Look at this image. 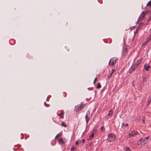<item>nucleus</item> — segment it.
Instances as JSON below:
<instances>
[{
	"mask_svg": "<svg viewBox=\"0 0 151 151\" xmlns=\"http://www.w3.org/2000/svg\"><path fill=\"white\" fill-rule=\"evenodd\" d=\"M151 13L150 12H147L145 11H143L141 13L140 17H139L138 21L140 22L142 21L143 20L147 19V22H145V24L149 22L151 20Z\"/></svg>",
	"mask_w": 151,
	"mask_h": 151,
	"instance_id": "1",
	"label": "nucleus"
},
{
	"mask_svg": "<svg viewBox=\"0 0 151 151\" xmlns=\"http://www.w3.org/2000/svg\"><path fill=\"white\" fill-rule=\"evenodd\" d=\"M101 87V85L100 83H98L96 86V88H97L99 89Z\"/></svg>",
	"mask_w": 151,
	"mask_h": 151,
	"instance_id": "17",
	"label": "nucleus"
},
{
	"mask_svg": "<svg viewBox=\"0 0 151 151\" xmlns=\"http://www.w3.org/2000/svg\"><path fill=\"white\" fill-rule=\"evenodd\" d=\"M111 75H112L111 74H110V76H108V78L109 79L111 78Z\"/></svg>",
	"mask_w": 151,
	"mask_h": 151,
	"instance_id": "32",
	"label": "nucleus"
},
{
	"mask_svg": "<svg viewBox=\"0 0 151 151\" xmlns=\"http://www.w3.org/2000/svg\"><path fill=\"white\" fill-rule=\"evenodd\" d=\"M115 135L112 133H110L108 135V140L110 142H114L115 140Z\"/></svg>",
	"mask_w": 151,
	"mask_h": 151,
	"instance_id": "3",
	"label": "nucleus"
},
{
	"mask_svg": "<svg viewBox=\"0 0 151 151\" xmlns=\"http://www.w3.org/2000/svg\"><path fill=\"white\" fill-rule=\"evenodd\" d=\"M125 151H130V150L129 148H127L125 149Z\"/></svg>",
	"mask_w": 151,
	"mask_h": 151,
	"instance_id": "28",
	"label": "nucleus"
},
{
	"mask_svg": "<svg viewBox=\"0 0 151 151\" xmlns=\"http://www.w3.org/2000/svg\"><path fill=\"white\" fill-rule=\"evenodd\" d=\"M117 60V59L115 58H111L109 62V65L113 66L116 64Z\"/></svg>",
	"mask_w": 151,
	"mask_h": 151,
	"instance_id": "4",
	"label": "nucleus"
},
{
	"mask_svg": "<svg viewBox=\"0 0 151 151\" xmlns=\"http://www.w3.org/2000/svg\"><path fill=\"white\" fill-rule=\"evenodd\" d=\"M149 41H147V39H146V41H145L143 43V45H146L148 42Z\"/></svg>",
	"mask_w": 151,
	"mask_h": 151,
	"instance_id": "26",
	"label": "nucleus"
},
{
	"mask_svg": "<svg viewBox=\"0 0 151 151\" xmlns=\"http://www.w3.org/2000/svg\"><path fill=\"white\" fill-rule=\"evenodd\" d=\"M61 125L62 126L64 127H67L66 124L63 122H62L61 124Z\"/></svg>",
	"mask_w": 151,
	"mask_h": 151,
	"instance_id": "20",
	"label": "nucleus"
},
{
	"mask_svg": "<svg viewBox=\"0 0 151 151\" xmlns=\"http://www.w3.org/2000/svg\"><path fill=\"white\" fill-rule=\"evenodd\" d=\"M115 70L114 69H112L111 74V75H112L113 73H114V72Z\"/></svg>",
	"mask_w": 151,
	"mask_h": 151,
	"instance_id": "29",
	"label": "nucleus"
},
{
	"mask_svg": "<svg viewBox=\"0 0 151 151\" xmlns=\"http://www.w3.org/2000/svg\"><path fill=\"white\" fill-rule=\"evenodd\" d=\"M101 130L102 131H103V130H104V128H103V127H101Z\"/></svg>",
	"mask_w": 151,
	"mask_h": 151,
	"instance_id": "33",
	"label": "nucleus"
},
{
	"mask_svg": "<svg viewBox=\"0 0 151 151\" xmlns=\"http://www.w3.org/2000/svg\"><path fill=\"white\" fill-rule=\"evenodd\" d=\"M151 101V99L148 101V105L150 104V103Z\"/></svg>",
	"mask_w": 151,
	"mask_h": 151,
	"instance_id": "30",
	"label": "nucleus"
},
{
	"mask_svg": "<svg viewBox=\"0 0 151 151\" xmlns=\"http://www.w3.org/2000/svg\"><path fill=\"white\" fill-rule=\"evenodd\" d=\"M94 132H93L91 133V134L89 136L88 138L87 139L88 140H91L94 136Z\"/></svg>",
	"mask_w": 151,
	"mask_h": 151,
	"instance_id": "9",
	"label": "nucleus"
},
{
	"mask_svg": "<svg viewBox=\"0 0 151 151\" xmlns=\"http://www.w3.org/2000/svg\"><path fill=\"white\" fill-rule=\"evenodd\" d=\"M59 116L60 118H63L64 117V115H63V114H60L58 115Z\"/></svg>",
	"mask_w": 151,
	"mask_h": 151,
	"instance_id": "25",
	"label": "nucleus"
},
{
	"mask_svg": "<svg viewBox=\"0 0 151 151\" xmlns=\"http://www.w3.org/2000/svg\"><path fill=\"white\" fill-rule=\"evenodd\" d=\"M62 135V132H60L59 133H58L57 134L56 136L55 137V139H56L57 138H58L59 137H60V136H61Z\"/></svg>",
	"mask_w": 151,
	"mask_h": 151,
	"instance_id": "14",
	"label": "nucleus"
},
{
	"mask_svg": "<svg viewBox=\"0 0 151 151\" xmlns=\"http://www.w3.org/2000/svg\"><path fill=\"white\" fill-rule=\"evenodd\" d=\"M141 61H142V60L141 59L138 60H137V61L135 65H137V66L140 63H141Z\"/></svg>",
	"mask_w": 151,
	"mask_h": 151,
	"instance_id": "15",
	"label": "nucleus"
},
{
	"mask_svg": "<svg viewBox=\"0 0 151 151\" xmlns=\"http://www.w3.org/2000/svg\"><path fill=\"white\" fill-rule=\"evenodd\" d=\"M75 150V148L74 147H72L71 148V151H73Z\"/></svg>",
	"mask_w": 151,
	"mask_h": 151,
	"instance_id": "27",
	"label": "nucleus"
},
{
	"mask_svg": "<svg viewBox=\"0 0 151 151\" xmlns=\"http://www.w3.org/2000/svg\"><path fill=\"white\" fill-rule=\"evenodd\" d=\"M150 137L149 136H147L143 140V143L144 144V145L145 144H146L147 142V140Z\"/></svg>",
	"mask_w": 151,
	"mask_h": 151,
	"instance_id": "11",
	"label": "nucleus"
},
{
	"mask_svg": "<svg viewBox=\"0 0 151 151\" xmlns=\"http://www.w3.org/2000/svg\"><path fill=\"white\" fill-rule=\"evenodd\" d=\"M96 81H97V78H95V83L96 82Z\"/></svg>",
	"mask_w": 151,
	"mask_h": 151,
	"instance_id": "35",
	"label": "nucleus"
},
{
	"mask_svg": "<svg viewBox=\"0 0 151 151\" xmlns=\"http://www.w3.org/2000/svg\"><path fill=\"white\" fill-rule=\"evenodd\" d=\"M131 132L132 134V137L134 136L135 135H137L138 134V132L135 131H131Z\"/></svg>",
	"mask_w": 151,
	"mask_h": 151,
	"instance_id": "8",
	"label": "nucleus"
},
{
	"mask_svg": "<svg viewBox=\"0 0 151 151\" xmlns=\"http://www.w3.org/2000/svg\"><path fill=\"white\" fill-rule=\"evenodd\" d=\"M151 39V34L149 35L147 38V41H149Z\"/></svg>",
	"mask_w": 151,
	"mask_h": 151,
	"instance_id": "18",
	"label": "nucleus"
},
{
	"mask_svg": "<svg viewBox=\"0 0 151 151\" xmlns=\"http://www.w3.org/2000/svg\"><path fill=\"white\" fill-rule=\"evenodd\" d=\"M142 138L141 139H139V141L138 142V143H137V145H140L142 142Z\"/></svg>",
	"mask_w": 151,
	"mask_h": 151,
	"instance_id": "16",
	"label": "nucleus"
},
{
	"mask_svg": "<svg viewBox=\"0 0 151 151\" xmlns=\"http://www.w3.org/2000/svg\"><path fill=\"white\" fill-rule=\"evenodd\" d=\"M150 67V66L149 65H145L144 66V68L146 70H148Z\"/></svg>",
	"mask_w": 151,
	"mask_h": 151,
	"instance_id": "13",
	"label": "nucleus"
},
{
	"mask_svg": "<svg viewBox=\"0 0 151 151\" xmlns=\"http://www.w3.org/2000/svg\"><path fill=\"white\" fill-rule=\"evenodd\" d=\"M143 122L144 123H145V121L144 120H143Z\"/></svg>",
	"mask_w": 151,
	"mask_h": 151,
	"instance_id": "36",
	"label": "nucleus"
},
{
	"mask_svg": "<svg viewBox=\"0 0 151 151\" xmlns=\"http://www.w3.org/2000/svg\"><path fill=\"white\" fill-rule=\"evenodd\" d=\"M147 6H151V0L147 3Z\"/></svg>",
	"mask_w": 151,
	"mask_h": 151,
	"instance_id": "24",
	"label": "nucleus"
},
{
	"mask_svg": "<svg viewBox=\"0 0 151 151\" xmlns=\"http://www.w3.org/2000/svg\"><path fill=\"white\" fill-rule=\"evenodd\" d=\"M127 48H125L124 51H123V56H125L127 55Z\"/></svg>",
	"mask_w": 151,
	"mask_h": 151,
	"instance_id": "12",
	"label": "nucleus"
},
{
	"mask_svg": "<svg viewBox=\"0 0 151 151\" xmlns=\"http://www.w3.org/2000/svg\"><path fill=\"white\" fill-rule=\"evenodd\" d=\"M81 143V140H77L75 142V144L76 145H78L79 144Z\"/></svg>",
	"mask_w": 151,
	"mask_h": 151,
	"instance_id": "21",
	"label": "nucleus"
},
{
	"mask_svg": "<svg viewBox=\"0 0 151 151\" xmlns=\"http://www.w3.org/2000/svg\"><path fill=\"white\" fill-rule=\"evenodd\" d=\"M85 105H84L83 103L81 102L80 104L78 105L75 106V110L77 112H78L82 109Z\"/></svg>",
	"mask_w": 151,
	"mask_h": 151,
	"instance_id": "2",
	"label": "nucleus"
},
{
	"mask_svg": "<svg viewBox=\"0 0 151 151\" xmlns=\"http://www.w3.org/2000/svg\"><path fill=\"white\" fill-rule=\"evenodd\" d=\"M146 24L145 23L142 22V23H139V26L137 28L135 32H134V34H135L136 33L137 30H139L140 29V27H141L142 26L143 24Z\"/></svg>",
	"mask_w": 151,
	"mask_h": 151,
	"instance_id": "7",
	"label": "nucleus"
},
{
	"mask_svg": "<svg viewBox=\"0 0 151 151\" xmlns=\"http://www.w3.org/2000/svg\"><path fill=\"white\" fill-rule=\"evenodd\" d=\"M108 114L110 116L112 114V111L111 110H110L108 112Z\"/></svg>",
	"mask_w": 151,
	"mask_h": 151,
	"instance_id": "22",
	"label": "nucleus"
},
{
	"mask_svg": "<svg viewBox=\"0 0 151 151\" xmlns=\"http://www.w3.org/2000/svg\"><path fill=\"white\" fill-rule=\"evenodd\" d=\"M66 140L64 138H60L58 140V142L59 144H62L65 142Z\"/></svg>",
	"mask_w": 151,
	"mask_h": 151,
	"instance_id": "6",
	"label": "nucleus"
},
{
	"mask_svg": "<svg viewBox=\"0 0 151 151\" xmlns=\"http://www.w3.org/2000/svg\"><path fill=\"white\" fill-rule=\"evenodd\" d=\"M122 127H123V126L125 127H127L128 126V124L127 123L125 124L124 123H122Z\"/></svg>",
	"mask_w": 151,
	"mask_h": 151,
	"instance_id": "19",
	"label": "nucleus"
},
{
	"mask_svg": "<svg viewBox=\"0 0 151 151\" xmlns=\"http://www.w3.org/2000/svg\"><path fill=\"white\" fill-rule=\"evenodd\" d=\"M137 65H136L135 64L131 68L130 70H135V69L137 68Z\"/></svg>",
	"mask_w": 151,
	"mask_h": 151,
	"instance_id": "10",
	"label": "nucleus"
},
{
	"mask_svg": "<svg viewBox=\"0 0 151 151\" xmlns=\"http://www.w3.org/2000/svg\"><path fill=\"white\" fill-rule=\"evenodd\" d=\"M64 111H61V114H63V115H64Z\"/></svg>",
	"mask_w": 151,
	"mask_h": 151,
	"instance_id": "31",
	"label": "nucleus"
},
{
	"mask_svg": "<svg viewBox=\"0 0 151 151\" xmlns=\"http://www.w3.org/2000/svg\"><path fill=\"white\" fill-rule=\"evenodd\" d=\"M90 112L89 111H88L86 112V115L85 116L86 123L87 124L88 122L89 121V116L90 115Z\"/></svg>",
	"mask_w": 151,
	"mask_h": 151,
	"instance_id": "5",
	"label": "nucleus"
},
{
	"mask_svg": "<svg viewBox=\"0 0 151 151\" xmlns=\"http://www.w3.org/2000/svg\"><path fill=\"white\" fill-rule=\"evenodd\" d=\"M82 143H84L85 142V140L84 139H82Z\"/></svg>",
	"mask_w": 151,
	"mask_h": 151,
	"instance_id": "34",
	"label": "nucleus"
},
{
	"mask_svg": "<svg viewBox=\"0 0 151 151\" xmlns=\"http://www.w3.org/2000/svg\"><path fill=\"white\" fill-rule=\"evenodd\" d=\"M93 83H94V80L93 81Z\"/></svg>",
	"mask_w": 151,
	"mask_h": 151,
	"instance_id": "37",
	"label": "nucleus"
},
{
	"mask_svg": "<svg viewBox=\"0 0 151 151\" xmlns=\"http://www.w3.org/2000/svg\"><path fill=\"white\" fill-rule=\"evenodd\" d=\"M132 137V134L131 132L129 133L128 136L127 137V138H129L130 137Z\"/></svg>",
	"mask_w": 151,
	"mask_h": 151,
	"instance_id": "23",
	"label": "nucleus"
}]
</instances>
